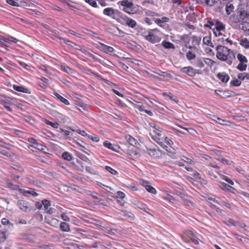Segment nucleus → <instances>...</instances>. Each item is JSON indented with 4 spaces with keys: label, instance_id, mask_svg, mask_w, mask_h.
Returning a JSON list of instances; mask_svg holds the SVG:
<instances>
[{
    "label": "nucleus",
    "instance_id": "15",
    "mask_svg": "<svg viewBox=\"0 0 249 249\" xmlns=\"http://www.w3.org/2000/svg\"><path fill=\"white\" fill-rule=\"evenodd\" d=\"M42 204L44 208L47 213L51 214L53 212V209L50 208L51 203L50 201L47 199H44L42 200Z\"/></svg>",
    "mask_w": 249,
    "mask_h": 249
},
{
    "label": "nucleus",
    "instance_id": "6",
    "mask_svg": "<svg viewBox=\"0 0 249 249\" xmlns=\"http://www.w3.org/2000/svg\"><path fill=\"white\" fill-rule=\"evenodd\" d=\"M120 2L121 5L124 7L123 10L124 12L128 14H132L133 13V10H132L133 4L132 2L128 0H123L120 1Z\"/></svg>",
    "mask_w": 249,
    "mask_h": 249
},
{
    "label": "nucleus",
    "instance_id": "40",
    "mask_svg": "<svg viewBox=\"0 0 249 249\" xmlns=\"http://www.w3.org/2000/svg\"><path fill=\"white\" fill-rule=\"evenodd\" d=\"M88 138L94 142H98L99 141V137L95 134L88 135Z\"/></svg>",
    "mask_w": 249,
    "mask_h": 249
},
{
    "label": "nucleus",
    "instance_id": "30",
    "mask_svg": "<svg viewBox=\"0 0 249 249\" xmlns=\"http://www.w3.org/2000/svg\"><path fill=\"white\" fill-rule=\"evenodd\" d=\"M237 58L238 60L239 61V63H247L248 62V59L243 54L241 53H238L237 54Z\"/></svg>",
    "mask_w": 249,
    "mask_h": 249
},
{
    "label": "nucleus",
    "instance_id": "47",
    "mask_svg": "<svg viewBox=\"0 0 249 249\" xmlns=\"http://www.w3.org/2000/svg\"><path fill=\"white\" fill-rule=\"evenodd\" d=\"M241 84V81L238 79H235L231 82V84L233 86H239Z\"/></svg>",
    "mask_w": 249,
    "mask_h": 249
},
{
    "label": "nucleus",
    "instance_id": "52",
    "mask_svg": "<svg viewBox=\"0 0 249 249\" xmlns=\"http://www.w3.org/2000/svg\"><path fill=\"white\" fill-rule=\"evenodd\" d=\"M203 62V60L202 61V60L200 59L197 60L196 62V66L199 68H203L204 66Z\"/></svg>",
    "mask_w": 249,
    "mask_h": 249
},
{
    "label": "nucleus",
    "instance_id": "16",
    "mask_svg": "<svg viewBox=\"0 0 249 249\" xmlns=\"http://www.w3.org/2000/svg\"><path fill=\"white\" fill-rule=\"evenodd\" d=\"M45 220L51 226L56 227L58 225L59 221L54 218L45 217Z\"/></svg>",
    "mask_w": 249,
    "mask_h": 249
},
{
    "label": "nucleus",
    "instance_id": "2",
    "mask_svg": "<svg viewBox=\"0 0 249 249\" xmlns=\"http://www.w3.org/2000/svg\"><path fill=\"white\" fill-rule=\"evenodd\" d=\"M217 51V58L223 61L226 62L228 65H231L235 59L237 52L236 51L231 50L222 45H218L216 47Z\"/></svg>",
    "mask_w": 249,
    "mask_h": 249
},
{
    "label": "nucleus",
    "instance_id": "32",
    "mask_svg": "<svg viewBox=\"0 0 249 249\" xmlns=\"http://www.w3.org/2000/svg\"><path fill=\"white\" fill-rule=\"evenodd\" d=\"M62 158L66 160L70 161L72 160V156L68 152H65L62 154Z\"/></svg>",
    "mask_w": 249,
    "mask_h": 249
},
{
    "label": "nucleus",
    "instance_id": "58",
    "mask_svg": "<svg viewBox=\"0 0 249 249\" xmlns=\"http://www.w3.org/2000/svg\"><path fill=\"white\" fill-rule=\"evenodd\" d=\"M86 170L90 174L94 173V170L90 166H86Z\"/></svg>",
    "mask_w": 249,
    "mask_h": 249
},
{
    "label": "nucleus",
    "instance_id": "33",
    "mask_svg": "<svg viewBox=\"0 0 249 249\" xmlns=\"http://www.w3.org/2000/svg\"><path fill=\"white\" fill-rule=\"evenodd\" d=\"M195 236H196V235L194 234V233L192 231H191L190 230H188V231H186L184 232V235H183V238H185L186 237L191 240Z\"/></svg>",
    "mask_w": 249,
    "mask_h": 249
},
{
    "label": "nucleus",
    "instance_id": "42",
    "mask_svg": "<svg viewBox=\"0 0 249 249\" xmlns=\"http://www.w3.org/2000/svg\"><path fill=\"white\" fill-rule=\"evenodd\" d=\"M145 15L147 16L152 17H156V16H158V14H157L156 12L152 11L151 10H147L145 11Z\"/></svg>",
    "mask_w": 249,
    "mask_h": 249
},
{
    "label": "nucleus",
    "instance_id": "23",
    "mask_svg": "<svg viewBox=\"0 0 249 249\" xmlns=\"http://www.w3.org/2000/svg\"><path fill=\"white\" fill-rule=\"evenodd\" d=\"M30 147L36 148L40 151L43 152H45V150L46 149L45 146L42 145V144L39 143L37 142L35 143V145H30L29 146V148H30Z\"/></svg>",
    "mask_w": 249,
    "mask_h": 249
},
{
    "label": "nucleus",
    "instance_id": "35",
    "mask_svg": "<svg viewBox=\"0 0 249 249\" xmlns=\"http://www.w3.org/2000/svg\"><path fill=\"white\" fill-rule=\"evenodd\" d=\"M162 45L166 49H174L175 48L174 44L169 41H163L162 42Z\"/></svg>",
    "mask_w": 249,
    "mask_h": 249
},
{
    "label": "nucleus",
    "instance_id": "10",
    "mask_svg": "<svg viewBox=\"0 0 249 249\" xmlns=\"http://www.w3.org/2000/svg\"><path fill=\"white\" fill-rule=\"evenodd\" d=\"M139 149L138 146H129L128 147V149L125 151L127 154L133 157H137L139 155Z\"/></svg>",
    "mask_w": 249,
    "mask_h": 249
},
{
    "label": "nucleus",
    "instance_id": "62",
    "mask_svg": "<svg viewBox=\"0 0 249 249\" xmlns=\"http://www.w3.org/2000/svg\"><path fill=\"white\" fill-rule=\"evenodd\" d=\"M78 133L80 134V135H81L82 136H86L87 138H88V136L89 135L84 130H80L78 132Z\"/></svg>",
    "mask_w": 249,
    "mask_h": 249
},
{
    "label": "nucleus",
    "instance_id": "3",
    "mask_svg": "<svg viewBox=\"0 0 249 249\" xmlns=\"http://www.w3.org/2000/svg\"><path fill=\"white\" fill-rule=\"evenodd\" d=\"M15 99L10 97L5 96L1 100V104L10 112L12 111V109L10 107V106L13 104H15Z\"/></svg>",
    "mask_w": 249,
    "mask_h": 249
},
{
    "label": "nucleus",
    "instance_id": "5",
    "mask_svg": "<svg viewBox=\"0 0 249 249\" xmlns=\"http://www.w3.org/2000/svg\"><path fill=\"white\" fill-rule=\"evenodd\" d=\"M144 36L146 40L152 43H158L160 41V37L154 35L152 32H149L147 35Z\"/></svg>",
    "mask_w": 249,
    "mask_h": 249
},
{
    "label": "nucleus",
    "instance_id": "7",
    "mask_svg": "<svg viewBox=\"0 0 249 249\" xmlns=\"http://www.w3.org/2000/svg\"><path fill=\"white\" fill-rule=\"evenodd\" d=\"M140 183L141 185L144 187V188L148 192L153 194H155L156 193V189L151 185H150L148 182L144 180H141L140 181Z\"/></svg>",
    "mask_w": 249,
    "mask_h": 249
},
{
    "label": "nucleus",
    "instance_id": "34",
    "mask_svg": "<svg viewBox=\"0 0 249 249\" xmlns=\"http://www.w3.org/2000/svg\"><path fill=\"white\" fill-rule=\"evenodd\" d=\"M102 49L104 52L107 53H112L114 51V49L112 47L106 45H103Z\"/></svg>",
    "mask_w": 249,
    "mask_h": 249
},
{
    "label": "nucleus",
    "instance_id": "1",
    "mask_svg": "<svg viewBox=\"0 0 249 249\" xmlns=\"http://www.w3.org/2000/svg\"><path fill=\"white\" fill-rule=\"evenodd\" d=\"M150 135L151 138L168 152L175 153L176 149L172 147L173 142L164 136L162 128L154 123H150Z\"/></svg>",
    "mask_w": 249,
    "mask_h": 249
},
{
    "label": "nucleus",
    "instance_id": "45",
    "mask_svg": "<svg viewBox=\"0 0 249 249\" xmlns=\"http://www.w3.org/2000/svg\"><path fill=\"white\" fill-rule=\"evenodd\" d=\"M85 1L93 7H98L97 4L95 1V0H85Z\"/></svg>",
    "mask_w": 249,
    "mask_h": 249
},
{
    "label": "nucleus",
    "instance_id": "43",
    "mask_svg": "<svg viewBox=\"0 0 249 249\" xmlns=\"http://www.w3.org/2000/svg\"><path fill=\"white\" fill-rule=\"evenodd\" d=\"M135 107L138 108L140 111H143V110H144V107L140 102H136Z\"/></svg>",
    "mask_w": 249,
    "mask_h": 249
},
{
    "label": "nucleus",
    "instance_id": "20",
    "mask_svg": "<svg viewBox=\"0 0 249 249\" xmlns=\"http://www.w3.org/2000/svg\"><path fill=\"white\" fill-rule=\"evenodd\" d=\"M53 95L57 100H59L60 102L64 103L65 105H69L70 104V103L68 100L61 96L58 93L54 92L53 93Z\"/></svg>",
    "mask_w": 249,
    "mask_h": 249
},
{
    "label": "nucleus",
    "instance_id": "17",
    "mask_svg": "<svg viewBox=\"0 0 249 249\" xmlns=\"http://www.w3.org/2000/svg\"><path fill=\"white\" fill-rule=\"evenodd\" d=\"M238 13L239 14V18H236V19L234 20L235 22H238L240 20V19H243L244 18H245L247 16V13L245 10L241 8H239L238 9Z\"/></svg>",
    "mask_w": 249,
    "mask_h": 249
},
{
    "label": "nucleus",
    "instance_id": "53",
    "mask_svg": "<svg viewBox=\"0 0 249 249\" xmlns=\"http://www.w3.org/2000/svg\"><path fill=\"white\" fill-rule=\"evenodd\" d=\"M106 169L107 171L110 172L112 175H116L117 174V172L116 171H115V170H114L113 169H112L111 167H110L109 166H106Z\"/></svg>",
    "mask_w": 249,
    "mask_h": 249
},
{
    "label": "nucleus",
    "instance_id": "12",
    "mask_svg": "<svg viewBox=\"0 0 249 249\" xmlns=\"http://www.w3.org/2000/svg\"><path fill=\"white\" fill-rule=\"evenodd\" d=\"M147 151L151 156L154 158H159L161 155V151L158 148L157 149L148 148H147Z\"/></svg>",
    "mask_w": 249,
    "mask_h": 249
},
{
    "label": "nucleus",
    "instance_id": "38",
    "mask_svg": "<svg viewBox=\"0 0 249 249\" xmlns=\"http://www.w3.org/2000/svg\"><path fill=\"white\" fill-rule=\"evenodd\" d=\"M247 63H239L237 66V69L240 71L246 70L247 68Z\"/></svg>",
    "mask_w": 249,
    "mask_h": 249
},
{
    "label": "nucleus",
    "instance_id": "28",
    "mask_svg": "<svg viewBox=\"0 0 249 249\" xmlns=\"http://www.w3.org/2000/svg\"><path fill=\"white\" fill-rule=\"evenodd\" d=\"M60 229L64 231L68 232L70 231V226L68 224L65 222H61L60 225Z\"/></svg>",
    "mask_w": 249,
    "mask_h": 249
},
{
    "label": "nucleus",
    "instance_id": "24",
    "mask_svg": "<svg viewBox=\"0 0 249 249\" xmlns=\"http://www.w3.org/2000/svg\"><path fill=\"white\" fill-rule=\"evenodd\" d=\"M242 29L249 35V21H243L241 23Z\"/></svg>",
    "mask_w": 249,
    "mask_h": 249
},
{
    "label": "nucleus",
    "instance_id": "57",
    "mask_svg": "<svg viewBox=\"0 0 249 249\" xmlns=\"http://www.w3.org/2000/svg\"><path fill=\"white\" fill-rule=\"evenodd\" d=\"M78 50H79L81 52H82L83 53H84L85 54H86V55L88 56H90L91 55V53L88 52V51H87L84 48H82V49H78Z\"/></svg>",
    "mask_w": 249,
    "mask_h": 249
},
{
    "label": "nucleus",
    "instance_id": "55",
    "mask_svg": "<svg viewBox=\"0 0 249 249\" xmlns=\"http://www.w3.org/2000/svg\"><path fill=\"white\" fill-rule=\"evenodd\" d=\"M215 23H213L212 21H209L207 24L205 25V27H208L210 28L211 29L213 30V27H214Z\"/></svg>",
    "mask_w": 249,
    "mask_h": 249
},
{
    "label": "nucleus",
    "instance_id": "21",
    "mask_svg": "<svg viewBox=\"0 0 249 249\" xmlns=\"http://www.w3.org/2000/svg\"><path fill=\"white\" fill-rule=\"evenodd\" d=\"M217 77L223 82H227L230 79L229 75L224 72L218 73Z\"/></svg>",
    "mask_w": 249,
    "mask_h": 249
},
{
    "label": "nucleus",
    "instance_id": "27",
    "mask_svg": "<svg viewBox=\"0 0 249 249\" xmlns=\"http://www.w3.org/2000/svg\"><path fill=\"white\" fill-rule=\"evenodd\" d=\"M103 14L107 16H111L114 14V10L112 8H106L103 10Z\"/></svg>",
    "mask_w": 249,
    "mask_h": 249
},
{
    "label": "nucleus",
    "instance_id": "22",
    "mask_svg": "<svg viewBox=\"0 0 249 249\" xmlns=\"http://www.w3.org/2000/svg\"><path fill=\"white\" fill-rule=\"evenodd\" d=\"M203 42L205 45H207L213 48L214 47V46L212 42L211 38L210 36H207L204 37L203 38Z\"/></svg>",
    "mask_w": 249,
    "mask_h": 249
},
{
    "label": "nucleus",
    "instance_id": "26",
    "mask_svg": "<svg viewBox=\"0 0 249 249\" xmlns=\"http://www.w3.org/2000/svg\"><path fill=\"white\" fill-rule=\"evenodd\" d=\"M219 186L222 189L225 191H231V190H234V189L231 185H228L224 182H221Z\"/></svg>",
    "mask_w": 249,
    "mask_h": 249
},
{
    "label": "nucleus",
    "instance_id": "63",
    "mask_svg": "<svg viewBox=\"0 0 249 249\" xmlns=\"http://www.w3.org/2000/svg\"><path fill=\"white\" fill-rule=\"evenodd\" d=\"M234 236L238 240L242 241L243 239L244 238L243 236L238 234H234Z\"/></svg>",
    "mask_w": 249,
    "mask_h": 249
},
{
    "label": "nucleus",
    "instance_id": "41",
    "mask_svg": "<svg viewBox=\"0 0 249 249\" xmlns=\"http://www.w3.org/2000/svg\"><path fill=\"white\" fill-rule=\"evenodd\" d=\"M187 198H185L184 200V203L189 207L193 206L194 203L193 201V199L191 198H188L186 196Z\"/></svg>",
    "mask_w": 249,
    "mask_h": 249
},
{
    "label": "nucleus",
    "instance_id": "25",
    "mask_svg": "<svg viewBox=\"0 0 249 249\" xmlns=\"http://www.w3.org/2000/svg\"><path fill=\"white\" fill-rule=\"evenodd\" d=\"M125 23L128 26L134 28L136 26L137 23L135 20L130 18H127L125 19Z\"/></svg>",
    "mask_w": 249,
    "mask_h": 249
},
{
    "label": "nucleus",
    "instance_id": "9",
    "mask_svg": "<svg viewBox=\"0 0 249 249\" xmlns=\"http://www.w3.org/2000/svg\"><path fill=\"white\" fill-rule=\"evenodd\" d=\"M18 208L23 211L28 212L31 210L29 203L24 200H18Z\"/></svg>",
    "mask_w": 249,
    "mask_h": 249
},
{
    "label": "nucleus",
    "instance_id": "64",
    "mask_svg": "<svg viewBox=\"0 0 249 249\" xmlns=\"http://www.w3.org/2000/svg\"><path fill=\"white\" fill-rule=\"evenodd\" d=\"M224 179L227 181L228 183H229V184H231V185H233L234 184V183L233 182L232 180H231V179H230L229 178H228V177H225L224 178Z\"/></svg>",
    "mask_w": 249,
    "mask_h": 249
},
{
    "label": "nucleus",
    "instance_id": "61",
    "mask_svg": "<svg viewBox=\"0 0 249 249\" xmlns=\"http://www.w3.org/2000/svg\"><path fill=\"white\" fill-rule=\"evenodd\" d=\"M228 222H229L230 225H234L235 226H237L238 225V223L235 222L234 220H233L232 219H229Z\"/></svg>",
    "mask_w": 249,
    "mask_h": 249
},
{
    "label": "nucleus",
    "instance_id": "49",
    "mask_svg": "<svg viewBox=\"0 0 249 249\" xmlns=\"http://www.w3.org/2000/svg\"><path fill=\"white\" fill-rule=\"evenodd\" d=\"M125 196V194L121 191H118L116 193V197L117 198H120L121 199H123Z\"/></svg>",
    "mask_w": 249,
    "mask_h": 249
},
{
    "label": "nucleus",
    "instance_id": "29",
    "mask_svg": "<svg viewBox=\"0 0 249 249\" xmlns=\"http://www.w3.org/2000/svg\"><path fill=\"white\" fill-rule=\"evenodd\" d=\"M13 89H15L16 91L21 92L23 93H27L28 91V89L22 86H17V85H14L13 86Z\"/></svg>",
    "mask_w": 249,
    "mask_h": 249
},
{
    "label": "nucleus",
    "instance_id": "50",
    "mask_svg": "<svg viewBox=\"0 0 249 249\" xmlns=\"http://www.w3.org/2000/svg\"><path fill=\"white\" fill-rule=\"evenodd\" d=\"M61 69L68 73L72 72V70L68 66L62 65L61 66Z\"/></svg>",
    "mask_w": 249,
    "mask_h": 249
},
{
    "label": "nucleus",
    "instance_id": "18",
    "mask_svg": "<svg viewBox=\"0 0 249 249\" xmlns=\"http://www.w3.org/2000/svg\"><path fill=\"white\" fill-rule=\"evenodd\" d=\"M240 45L246 49H249V40L247 38H242L239 40Z\"/></svg>",
    "mask_w": 249,
    "mask_h": 249
},
{
    "label": "nucleus",
    "instance_id": "4",
    "mask_svg": "<svg viewBox=\"0 0 249 249\" xmlns=\"http://www.w3.org/2000/svg\"><path fill=\"white\" fill-rule=\"evenodd\" d=\"M12 185H13L12 188L14 190H17L18 189V191L21 193H22L23 194H24V196H28L29 195H31L33 196H37L38 195L37 193L35 192V190L33 189H30V190H26L24 189L19 188V186H18L17 185H14L13 184H12Z\"/></svg>",
    "mask_w": 249,
    "mask_h": 249
},
{
    "label": "nucleus",
    "instance_id": "31",
    "mask_svg": "<svg viewBox=\"0 0 249 249\" xmlns=\"http://www.w3.org/2000/svg\"><path fill=\"white\" fill-rule=\"evenodd\" d=\"M234 9V6L232 4H227L226 6V11L228 15H230Z\"/></svg>",
    "mask_w": 249,
    "mask_h": 249
},
{
    "label": "nucleus",
    "instance_id": "14",
    "mask_svg": "<svg viewBox=\"0 0 249 249\" xmlns=\"http://www.w3.org/2000/svg\"><path fill=\"white\" fill-rule=\"evenodd\" d=\"M125 138L126 141L130 144V145L136 147L140 145V143L138 142L137 140L130 135H126Z\"/></svg>",
    "mask_w": 249,
    "mask_h": 249
},
{
    "label": "nucleus",
    "instance_id": "46",
    "mask_svg": "<svg viewBox=\"0 0 249 249\" xmlns=\"http://www.w3.org/2000/svg\"><path fill=\"white\" fill-rule=\"evenodd\" d=\"M246 77L249 79V75L246 73H240L238 75V78L240 80H243Z\"/></svg>",
    "mask_w": 249,
    "mask_h": 249
},
{
    "label": "nucleus",
    "instance_id": "19",
    "mask_svg": "<svg viewBox=\"0 0 249 249\" xmlns=\"http://www.w3.org/2000/svg\"><path fill=\"white\" fill-rule=\"evenodd\" d=\"M215 28L220 31L225 32V25L219 21H216L215 23L214 27Z\"/></svg>",
    "mask_w": 249,
    "mask_h": 249
},
{
    "label": "nucleus",
    "instance_id": "36",
    "mask_svg": "<svg viewBox=\"0 0 249 249\" xmlns=\"http://www.w3.org/2000/svg\"><path fill=\"white\" fill-rule=\"evenodd\" d=\"M214 120L220 124L229 125L230 122L227 120H224L218 117H215Z\"/></svg>",
    "mask_w": 249,
    "mask_h": 249
},
{
    "label": "nucleus",
    "instance_id": "39",
    "mask_svg": "<svg viewBox=\"0 0 249 249\" xmlns=\"http://www.w3.org/2000/svg\"><path fill=\"white\" fill-rule=\"evenodd\" d=\"M187 58L189 60H193L195 58L196 54L192 51H188L186 54Z\"/></svg>",
    "mask_w": 249,
    "mask_h": 249
},
{
    "label": "nucleus",
    "instance_id": "54",
    "mask_svg": "<svg viewBox=\"0 0 249 249\" xmlns=\"http://www.w3.org/2000/svg\"><path fill=\"white\" fill-rule=\"evenodd\" d=\"M61 218L65 221H69L70 218L65 213H62L61 215Z\"/></svg>",
    "mask_w": 249,
    "mask_h": 249
},
{
    "label": "nucleus",
    "instance_id": "60",
    "mask_svg": "<svg viewBox=\"0 0 249 249\" xmlns=\"http://www.w3.org/2000/svg\"><path fill=\"white\" fill-rule=\"evenodd\" d=\"M218 160L221 161L222 163H225V164H230V162L228 160L225 159H224V158H219L218 159Z\"/></svg>",
    "mask_w": 249,
    "mask_h": 249
},
{
    "label": "nucleus",
    "instance_id": "48",
    "mask_svg": "<svg viewBox=\"0 0 249 249\" xmlns=\"http://www.w3.org/2000/svg\"><path fill=\"white\" fill-rule=\"evenodd\" d=\"M6 2L14 6L18 7L19 6L18 3L16 1V0H6Z\"/></svg>",
    "mask_w": 249,
    "mask_h": 249
},
{
    "label": "nucleus",
    "instance_id": "8",
    "mask_svg": "<svg viewBox=\"0 0 249 249\" xmlns=\"http://www.w3.org/2000/svg\"><path fill=\"white\" fill-rule=\"evenodd\" d=\"M180 72L186 73L190 76H194L196 74V70L192 67H185L180 70Z\"/></svg>",
    "mask_w": 249,
    "mask_h": 249
},
{
    "label": "nucleus",
    "instance_id": "51",
    "mask_svg": "<svg viewBox=\"0 0 249 249\" xmlns=\"http://www.w3.org/2000/svg\"><path fill=\"white\" fill-rule=\"evenodd\" d=\"M19 64L25 70L30 71V66L24 62H19Z\"/></svg>",
    "mask_w": 249,
    "mask_h": 249
},
{
    "label": "nucleus",
    "instance_id": "44",
    "mask_svg": "<svg viewBox=\"0 0 249 249\" xmlns=\"http://www.w3.org/2000/svg\"><path fill=\"white\" fill-rule=\"evenodd\" d=\"M213 34L214 35V36H222L223 35L224 32L223 31H220L215 28H213Z\"/></svg>",
    "mask_w": 249,
    "mask_h": 249
},
{
    "label": "nucleus",
    "instance_id": "11",
    "mask_svg": "<svg viewBox=\"0 0 249 249\" xmlns=\"http://www.w3.org/2000/svg\"><path fill=\"white\" fill-rule=\"evenodd\" d=\"M103 145L106 148L117 152H118V150L120 149V146L119 145L115 144H112L107 141H105L103 142Z\"/></svg>",
    "mask_w": 249,
    "mask_h": 249
},
{
    "label": "nucleus",
    "instance_id": "56",
    "mask_svg": "<svg viewBox=\"0 0 249 249\" xmlns=\"http://www.w3.org/2000/svg\"><path fill=\"white\" fill-rule=\"evenodd\" d=\"M193 176L197 180L201 179V176H200V174L199 173H198L197 172H196V171H195L194 172Z\"/></svg>",
    "mask_w": 249,
    "mask_h": 249
},
{
    "label": "nucleus",
    "instance_id": "13",
    "mask_svg": "<svg viewBox=\"0 0 249 249\" xmlns=\"http://www.w3.org/2000/svg\"><path fill=\"white\" fill-rule=\"evenodd\" d=\"M18 41V40L10 36H0V42H7L8 43H11L12 42L17 43Z\"/></svg>",
    "mask_w": 249,
    "mask_h": 249
},
{
    "label": "nucleus",
    "instance_id": "59",
    "mask_svg": "<svg viewBox=\"0 0 249 249\" xmlns=\"http://www.w3.org/2000/svg\"><path fill=\"white\" fill-rule=\"evenodd\" d=\"M28 141L30 143L32 144V145H35V143L37 142L36 140L33 138H29Z\"/></svg>",
    "mask_w": 249,
    "mask_h": 249
},
{
    "label": "nucleus",
    "instance_id": "37",
    "mask_svg": "<svg viewBox=\"0 0 249 249\" xmlns=\"http://www.w3.org/2000/svg\"><path fill=\"white\" fill-rule=\"evenodd\" d=\"M44 122L46 124L51 125L52 127L54 128H57L59 126V124L57 122H52L47 120H45Z\"/></svg>",
    "mask_w": 249,
    "mask_h": 249
}]
</instances>
